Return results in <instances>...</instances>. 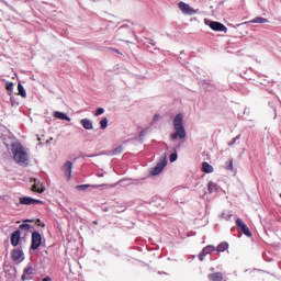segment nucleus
Instances as JSON below:
<instances>
[{"mask_svg": "<svg viewBox=\"0 0 281 281\" xmlns=\"http://www.w3.org/2000/svg\"><path fill=\"white\" fill-rule=\"evenodd\" d=\"M38 203H43V201L30 196L20 198L21 205H36Z\"/></svg>", "mask_w": 281, "mask_h": 281, "instance_id": "obj_9", "label": "nucleus"}, {"mask_svg": "<svg viewBox=\"0 0 281 281\" xmlns=\"http://www.w3.org/2000/svg\"><path fill=\"white\" fill-rule=\"evenodd\" d=\"M169 159H170L171 164H175V161H177V159H178L177 153H172V154L169 156Z\"/></svg>", "mask_w": 281, "mask_h": 281, "instance_id": "obj_27", "label": "nucleus"}, {"mask_svg": "<svg viewBox=\"0 0 281 281\" xmlns=\"http://www.w3.org/2000/svg\"><path fill=\"white\" fill-rule=\"evenodd\" d=\"M11 257H12V260L14 262H23V260H25V257L23 255V250L16 248V249H13L12 252H11Z\"/></svg>", "mask_w": 281, "mask_h": 281, "instance_id": "obj_7", "label": "nucleus"}, {"mask_svg": "<svg viewBox=\"0 0 281 281\" xmlns=\"http://www.w3.org/2000/svg\"><path fill=\"white\" fill-rule=\"evenodd\" d=\"M150 45H155V42H150Z\"/></svg>", "mask_w": 281, "mask_h": 281, "instance_id": "obj_36", "label": "nucleus"}, {"mask_svg": "<svg viewBox=\"0 0 281 281\" xmlns=\"http://www.w3.org/2000/svg\"><path fill=\"white\" fill-rule=\"evenodd\" d=\"M166 166H168V158L166 157V155H164L158 161V164L156 165V167L150 171V175H153V177H157V175H161Z\"/></svg>", "mask_w": 281, "mask_h": 281, "instance_id": "obj_4", "label": "nucleus"}, {"mask_svg": "<svg viewBox=\"0 0 281 281\" xmlns=\"http://www.w3.org/2000/svg\"><path fill=\"white\" fill-rule=\"evenodd\" d=\"M42 244L43 237L37 232L32 233L31 249L36 250L38 247H41Z\"/></svg>", "mask_w": 281, "mask_h": 281, "instance_id": "obj_6", "label": "nucleus"}, {"mask_svg": "<svg viewBox=\"0 0 281 281\" xmlns=\"http://www.w3.org/2000/svg\"><path fill=\"white\" fill-rule=\"evenodd\" d=\"M20 241H21V231L13 232L11 235V245H13V247H16Z\"/></svg>", "mask_w": 281, "mask_h": 281, "instance_id": "obj_11", "label": "nucleus"}, {"mask_svg": "<svg viewBox=\"0 0 281 281\" xmlns=\"http://www.w3.org/2000/svg\"><path fill=\"white\" fill-rule=\"evenodd\" d=\"M175 133L171 134V139H186L188 134L186 133V127L183 126V114L179 113L173 119Z\"/></svg>", "mask_w": 281, "mask_h": 281, "instance_id": "obj_1", "label": "nucleus"}, {"mask_svg": "<svg viewBox=\"0 0 281 281\" xmlns=\"http://www.w3.org/2000/svg\"><path fill=\"white\" fill-rule=\"evenodd\" d=\"M202 170L203 172H205L206 175H210L211 172H214V167H212L210 164L207 162H203L202 164Z\"/></svg>", "mask_w": 281, "mask_h": 281, "instance_id": "obj_16", "label": "nucleus"}, {"mask_svg": "<svg viewBox=\"0 0 281 281\" xmlns=\"http://www.w3.org/2000/svg\"><path fill=\"white\" fill-rule=\"evenodd\" d=\"M14 90V83L7 82V91H13Z\"/></svg>", "mask_w": 281, "mask_h": 281, "instance_id": "obj_29", "label": "nucleus"}, {"mask_svg": "<svg viewBox=\"0 0 281 281\" xmlns=\"http://www.w3.org/2000/svg\"><path fill=\"white\" fill-rule=\"evenodd\" d=\"M11 150L13 154V159L16 161V164H27L30 156H27V151L25 150V147L21 145V143H13L11 145Z\"/></svg>", "mask_w": 281, "mask_h": 281, "instance_id": "obj_2", "label": "nucleus"}, {"mask_svg": "<svg viewBox=\"0 0 281 281\" xmlns=\"http://www.w3.org/2000/svg\"><path fill=\"white\" fill-rule=\"evenodd\" d=\"M250 23H260V24H262V23H269V20H267V19H265V18L258 16V18H255L254 20H251Z\"/></svg>", "mask_w": 281, "mask_h": 281, "instance_id": "obj_23", "label": "nucleus"}, {"mask_svg": "<svg viewBox=\"0 0 281 281\" xmlns=\"http://www.w3.org/2000/svg\"><path fill=\"white\" fill-rule=\"evenodd\" d=\"M88 188H98V186L80 184V186H77V187H76V190L85 191V190H87Z\"/></svg>", "mask_w": 281, "mask_h": 281, "instance_id": "obj_25", "label": "nucleus"}, {"mask_svg": "<svg viewBox=\"0 0 281 281\" xmlns=\"http://www.w3.org/2000/svg\"><path fill=\"white\" fill-rule=\"evenodd\" d=\"M37 223H41V220H37Z\"/></svg>", "mask_w": 281, "mask_h": 281, "instance_id": "obj_38", "label": "nucleus"}, {"mask_svg": "<svg viewBox=\"0 0 281 281\" xmlns=\"http://www.w3.org/2000/svg\"><path fill=\"white\" fill-rule=\"evenodd\" d=\"M34 183H36V179H33Z\"/></svg>", "mask_w": 281, "mask_h": 281, "instance_id": "obj_37", "label": "nucleus"}, {"mask_svg": "<svg viewBox=\"0 0 281 281\" xmlns=\"http://www.w3.org/2000/svg\"><path fill=\"white\" fill-rule=\"evenodd\" d=\"M100 177H104V175H100Z\"/></svg>", "mask_w": 281, "mask_h": 281, "instance_id": "obj_39", "label": "nucleus"}, {"mask_svg": "<svg viewBox=\"0 0 281 281\" xmlns=\"http://www.w3.org/2000/svg\"><path fill=\"white\" fill-rule=\"evenodd\" d=\"M71 170H74V165L71 164V161H67L64 165V172H65L67 179H71Z\"/></svg>", "mask_w": 281, "mask_h": 281, "instance_id": "obj_13", "label": "nucleus"}, {"mask_svg": "<svg viewBox=\"0 0 281 281\" xmlns=\"http://www.w3.org/2000/svg\"><path fill=\"white\" fill-rule=\"evenodd\" d=\"M212 251H216V248L214 246L209 245L204 247L199 255L200 260L203 261L205 259V256H207L209 254H212Z\"/></svg>", "mask_w": 281, "mask_h": 281, "instance_id": "obj_10", "label": "nucleus"}, {"mask_svg": "<svg viewBox=\"0 0 281 281\" xmlns=\"http://www.w3.org/2000/svg\"><path fill=\"white\" fill-rule=\"evenodd\" d=\"M222 218H224V221H231L232 220V213L231 212H224L221 215Z\"/></svg>", "mask_w": 281, "mask_h": 281, "instance_id": "obj_26", "label": "nucleus"}, {"mask_svg": "<svg viewBox=\"0 0 281 281\" xmlns=\"http://www.w3.org/2000/svg\"><path fill=\"white\" fill-rule=\"evenodd\" d=\"M227 249H229V244L227 243H221L217 248H216V251L218 252H223V251H227Z\"/></svg>", "mask_w": 281, "mask_h": 281, "instance_id": "obj_22", "label": "nucleus"}, {"mask_svg": "<svg viewBox=\"0 0 281 281\" xmlns=\"http://www.w3.org/2000/svg\"><path fill=\"white\" fill-rule=\"evenodd\" d=\"M32 192H38V194H43L45 192V187L44 186H38L37 183H34L32 186Z\"/></svg>", "mask_w": 281, "mask_h": 281, "instance_id": "obj_21", "label": "nucleus"}, {"mask_svg": "<svg viewBox=\"0 0 281 281\" xmlns=\"http://www.w3.org/2000/svg\"><path fill=\"white\" fill-rule=\"evenodd\" d=\"M32 273H34V268H32V266H27V267L24 269V272H23L21 279H22L23 281L30 280V276H32Z\"/></svg>", "mask_w": 281, "mask_h": 281, "instance_id": "obj_14", "label": "nucleus"}, {"mask_svg": "<svg viewBox=\"0 0 281 281\" xmlns=\"http://www.w3.org/2000/svg\"><path fill=\"white\" fill-rule=\"evenodd\" d=\"M158 121H159V114H155L154 119H153V122H158Z\"/></svg>", "mask_w": 281, "mask_h": 281, "instance_id": "obj_33", "label": "nucleus"}, {"mask_svg": "<svg viewBox=\"0 0 281 281\" xmlns=\"http://www.w3.org/2000/svg\"><path fill=\"white\" fill-rule=\"evenodd\" d=\"M209 280L221 281V280H223V273L215 272V273L209 274Z\"/></svg>", "mask_w": 281, "mask_h": 281, "instance_id": "obj_19", "label": "nucleus"}, {"mask_svg": "<svg viewBox=\"0 0 281 281\" xmlns=\"http://www.w3.org/2000/svg\"><path fill=\"white\" fill-rule=\"evenodd\" d=\"M234 169V162L232 160L228 161L227 170Z\"/></svg>", "mask_w": 281, "mask_h": 281, "instance_id": "obj_32", "label": "nucleus"}, {"mask_svg": "<svg viewBox=\"0 0 281 281\" xmlns=\"http://www.w3.org/2000/svg\"><path fill=\"white\" fill-rule=\"evenodd\" d=\"M104 113V109L103 108H99L97 109V112L94 113L95 117L102 115Z\"/></svg>", "mask_w": 281, "mask_h": 281, "instance_id": "obj_28", "label": "nucleus"}, {"mask_svg": "<svg viewBox=\"0 0 281 281\" xmlns=\"http://www.w3.org/2000/svg\"><path fill=\"white\" fill-rule=\"evenodd\" d=\"M27 223H32V220H26L23 222V224L20 226V229H23L24 232H30V229H33L34 227Z\"/></svg>", "mask_w": 281, "mask_h": 281, "instance_id": "obj_17", "label": "nucleus"}, {"mask_svg": "<svg viewBox=\"0 0 281 281\" xmlns=\"http://www.w3.org/2000/svg\"><path fill=\"white\" fill-rule=\"evenodd\" d=\"M178 8L182 12V14H186L188 16H192V14H196L199 12V9L195 10L186 2H179Z\"/></svg>", "mask_w": 281, "mask_h": 281, "instance_id": "obj_5", "label": "nucleus"}, {"mask_svg": "<svg viewBox=\"0 0 281 281\" xmlns=\"http://www.w3.org/2000/svg\"><path fill=\"white\" fill-rule=\"evenodd\" d=\"M53 117H56V120H66V122H71V117L60 111H55Z\"/></svg>", "mask_w": 281, "mask_h": 281, "instance_id": "obj_12", "label": "nucleus"}, {"mask_svg": "<svg viewBox=\"0 0 281 281\" xmlns=\"http://www.w3.org/2000/svg\"><path fill=\"white\" fill-rule=\"evenodd\" d=\"M43 281H52V278L45 277V278L43 279Z\"/></svg>", "mask_w": 281, "mask_h": 281, "instance_id": "obj_34", "label": "nucleus"}, {"mask_svg": "<svg viewBox=\"0 0 281 281\" xmlns=\"http://www.w3.org/2000/svg\"><path fill=\"white\" fill-rule=\"evenodd\" d=\"M80 124L86 128V131H93V122L89 119H83Z\"/></svg>", "mask_w": 281, "mask_h": 281, "instance_id": "obj_15", "label": "nucleus"}, {"mask_svg": "<svg viewBox=\"0 0 281 281\" xmlns=\"http://www.w3.org/2000/svg\"><path fill=\"white\" fill-rule=\"evenodd\" d=\"M236 225L237 227H239L243 234H245V236L251 237V231H249V227L247 226V224H245V222H243V220L237 218Z\"/></svg>", "mask_w": 281, "mask_h": 281, "instance_id": "obj_8", "label": "nucleus"}, {"mask_svg": "<svg viewBox=\"0 0 281 281\" xmlns=\"http://www.w3.org/2000/svg\"><path fill=\"white\" fill-rule=\"evenodd\" d=\"M18 92L21 98H27V92L25 91V88L23 87V85H21V82L18 83Z\"/></svg>", "mask_w": 281, "mask_h": 281, "instance_id": "obj_20", "label": "nucleus"}, {"mask_svg": "<svg viewBox=\"0 0 281 281\" xmlns=\"http://www.w3.org/2000/svg\"><path fill=\"white\" fill-rule=\"evenodd\" d=\"M93 225H98V221H94V222H93Z\"/></svg>", "mask_w": 281, "mask_h": 281, "instance_id": "obj_35", "label": "nucleus"}, {"mask_svg": "<svg viewBox=\"0 0 281 281\" xmlns=\"http://www.w3.org/2000/svg\"><path fill=\"white\" fill-rule=\"evenodd\" d=\"M100 126H101L102 131L106 130V127L109 126V119H106V117L101 119Z\"/></svg>", "mask_w": 281, "mask_h": 281, "instance_id": "obj_24", "label": "nucleus"}, {"mask_svg": "<svg viewBox=\"0 0 281 281\" xmlns=\"http://www.w3.org/2000/svg\"><path fill=\"white\" fill-rule=\"evenodd\" d=\"M120 153H122V147H116V148L113 150V155H120Z\"/></svg>", "mask_w": 281, "mask_h": 281, "instance_id": "obj_30", "label": "nucleus"}, {"mask_svg": "<svg viewBox=\"0 0 281 281\" xmlns=\"http://www.w3.org/2000/svg\"><path fill=\"white\" fill-rule=\"evenodd\" d=\"M240 139V135H237L232 143L228 144V146H234V144H236V140Z\"/></svg>", "mask_w": 281, "mask_h": 281, "instance_id": "obj_31", "label": "nucleus"}, {"mask_svg": "<svg viewBox=\"0 0 281 281\" xmlns=\"http://www.w3.org/2000/svg\"><path fill=\"white\" fill-rule=\"evenodd\" d=\"M207 190L210 194H213V192H218V186H216V183H214L213 181H210L207 183Z\"/></svg>", "mask_w": 281, "mask_h": 281, "instance_id": "obj_18", "label": "nucleus"}, {"mask_svg": "<svg viewBox=\"0 0 281 281\" xmlns=\"http://www.w3.org/2000/svg\"><path fill=\"white\" fill-rule=\"evenodd\" d=\"M204 23L213 30V32H224V34H227V26H225L221 22H214L210 19H204Z\"/></svg>", "mask_w": 281, "mask_h": 281, "instance_id": "obj_3", "label": "nucleus"}]
</instances>
